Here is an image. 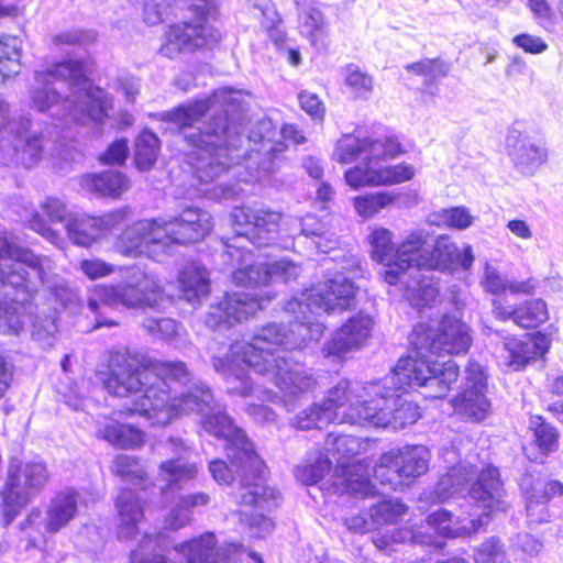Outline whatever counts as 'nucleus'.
Segmentation results:
<instances>
[{"mask_svg":"<svg viewBox=\"0 0 563 563\" xmlns=\"http://www.w3.org/2000/svg\"><path fill=\"white\" fill-rule=\"evenodd\" d=\"M21 41L15 36L0 40V84L20 71Z\"/></svg>","mask_w":563,"mask_h":563,"instance_id":"obj_43","label":"nucleus"},{"mask_svg":"<svg viewBox=\"0 0 563 563\" xmlns=\"http://www.w3.org/2000/svg\"><path fill=\"white\" fill-rule=\"evenodd\" d=\"M406 506L398 500H382L369 508V515L375 528L396 523L405 515Z\"/></svg>","mask_w":563,"mask_h":563,"instance_id":"obj_46","label":"nucleus"},{"mask_svg":"<svg viewBox=\"0 0 563 563\" xmlns=\"http://www.w3.org/2000/svg\"><path fill=\"white\" fill-rule=\"evenodd\" d=\"M29 318L24 313V307L20 303L0 307V332L3 334H19Z\"/></svg>","mask_w":563,"mask_h":563,"instance_id":"obj_47","label":"nucleus"},{"mask_svg":"<svg viewBox=\"0 0 563 563\" xmlns=\"http://www.w3.org/2000/svg\"><path fill=\"white\" fill-rule=\"evenodd\" d=\"M112 472L123 478L142 479L145 475L139 461L129 455H118L113 461Z\"/></svg>","mask_w":563,"mask_h":563,"instance_id":"obj_55","label":"nucleus"},{"mask_svg":"<svg viewBox=\"0 0 563 563\" xmlns=\"http://www.w3.org/2000/svg\"><path fill=\"white\" fill-rule=\"evenodd\" d=\"M393 376L394 372L380 382L354 386L353 397L357 402V415L353 417L357 424L398 430L418 420V407L401 399L398 391L405 390L407 386L424 387V396L431 398L427 394L434 393L435 389L426 385L400 384Z\"/></svg>","mask_w":563,"mask_h":563,"instance_id":"obj_8","label":"nucleus"},{"mask_svg":"<svg viewBox=\"0 0 563 563\" xmlns=\"http://www.w3.org/2000/svg\"><path fill=\"white\" fill-rule=\"evenodd\" d=\"M166 526L169 529L178 530L189 525L191 521V512L181 506V501L178 503L170 509L166 517Z\"/></svg>","mask_w":563,"mask_h":563,"instance_id":"obj_64","label":"nucleus"},{"mask_svg":"<svg viewBox=\"0 0 563 563\" xmlns=\"http://www.w3.org/2000/svg\"><path fill=\"white\" fill-rule=\"evenodd\" d=\"M423 269L448 272L461 267L470 271L474 264L475 256L473 247L464 244L460 249L446 235H439L432 247H428L427 254L420 257Z\"/></svg>","mask_w":563,"mask_h":563,"instance_id":"obj_25","label":"nucleus"},{"mask_svg":"<svg viewBox=\"0 0 563 563\" xmlns=\"http://www.w3.org/2000/svg\"><path fill=\"white\" fill-rule=\"evenodd\" d=\"M81 189L101 196L117 198L129 188V181L119 172H106L100 175L89 174L80 177Z\"/></svg>","mask_w":563,"mask_h":563,"instance_id":"obj_36","label":"nucleus"},{"mask_svg":"<svg viewBox=\"0 0 563 563\" xmlns=\"http://www.w3.org/2000/svg\"><path fill=\"white\" fill-rule=\"evenodd\" d=\"M117 534L120 540H131L139 533V523L144 519L143 506L131 489H122L117 497Z\"/></svg>","mask_w":563,"mask_h":563,"instance_id":"obj_31","label":"nucleus"},{"mask_svg":"<svg viewBox=\"0 0 563 563\" xmlns=\"http://www.w3.org/2000/svg\"><path fill=\"white\" fill-rule=\"evenodd\" d=\"M406 69L419 76L430 79L444 77L448 75V66L440 59L424 58L419 62L408 64Z\"/></svg>","mask_w":563,"mask_h":563,"instance_id":"obj_54","label":"nucleus"},{"mask_svg":"<svg viewBox=\"0 0 563 563\" xmlns=\"http://www.w3.org/2000/svg\"><path fill=\"white\" fill-rule=\"evenodd\" d=\"M159 150L158 137L148 131L139 135L135 143V164L139 169L147 170L156 162Z\"/></svg>","mask_w":563,"mask_h":563,"instance_id":"obj_45","label":"nucleus"},{"mask_svg":"<svg viewBox=\"0 0 563 563\" xmlns=\"http://www.w3.org/2000/svg\"><path fill=\"white\" fill-rule=\"evenodd\" d=\"M548 349L549 342L544 335H531L525 341L505 338L500 360L505 366L518 371L533 357L543 355Z\"/></svg>","mask_w":563,"mask_h":563,"instance_id":"obj_30","label":"nucleus"},{"mask_svg":"<svg viewBox=\"0 0 563 563\" xmlns=\"http://www.w3.org/2000/svg\"><path fill=\"white\" fill-rule=\"evenodd\" d=\"M47 481L48 472L42 462L11 464L7 485L1 493L7 523L13 520L18 511L30 501L31 495L41 490Z\"/></svg>","mask_w":563,"mask_h":563,"instance_id":"obj_16","label":"nucleus"},{"mask_svg":"<svg viewBox=\"0 0 563 563\" xmlns=\"http://www.w3.org/2000/svg\"><path fill=\"white\" fill-rule=\"evenodd\" d=\"M144 328L154 335H161L162 339H169L178 331V324L170 318L154 319L148 318L144 320Z\"/></svg>","mask_w":563,"mask_h":563,"instance_id":"obj_59","label":"nucleus"},{"mask_svg":"<svg viewBox=\"0 0 563 563\" xmlns=\"http://www.w3.org/2000/svg\"><path fill=\"white\" fill-rule=\"evenodd\" d=\"M163 299L158 282L151 275L134 269L124 285L96 286L89 295L88 307L97 314V327H112L117 323L102 318L101 309L119 305L126 308L154 307Z\"/></svg>","mask_w":563,"mask_h":563,"instance_id":"obj_11","label":"nucleus"},{"mask_svg":"<svg viewBox=\"0 0 563 563\" xmlns=\"http://www.w3.org/2000/svg\"><path fill=\"white\" fill-rule=\"evenodd\" d=\"M475 563H505L506 551L497 538H489L481 544L474 554Z\"/></svg>","mask_w":563,"mask_h":563,"instance_id":"obj_52","label":"nucleus"},{"mask_svg":"<svg viewBox=\"0 0 563 563\" xmlns=\"http://www.w3.org/2000/svg\"><path fill=\"white\" fill-rule=\"evenodd\" d=\"M41 208L52 222H65L66 225L69 218L73 217L68 213L66 205L58 198H46Z\"/></svg>","mask_w":563,"mask_h":563,"instance_id":"obj_61","label":"nucleus"},{"mask_svg":"<svg viewBox=\"0 0 563 563\" xmlns=\"http://www.w3.org/2000/svg\"><path fill=\"white\" fill-rule=\"evenodd\" d=\"M363 448V442L353 435H334L327 438L325 449L336 459V467L332 476V487L336 494H373V485L368 477V465L361 462L349 463Z\"/></svg>","mask_w":563,"mask_h":563,"instance_id":"obj_13","label":"nucleus"},{"mask_svg":"<svg viewBox=\"0 0 563 563\" xmlns=\"http://www.w3.org/2000/svg\"><path fill=\"white\" fill-rule=\"evenodd\" d=\"M512 43L529 54H541L548 49V44L543 38L528 33L516 35Z\"/></svg>","mask_w":563,"mask_h":563,"instance_id":"obj_62","label":"nucleus"},{"mask_svg":"<svg viewBox=\"0 0 563 563\" xmlns=\"http://www.w3.org/2000/svg\"><path fill=\"white\" fill-rule=\"evenodd\" d=\"M400 198V192L377 191L356 196L353 198L355 212L363 219H369L380 212V210L391 206Z\"/></svg>","mask_w":563,"mask_h":563,"instance_id":"obj_40","label":"nucleus"},{"mask_svg":"<svg viewBox=\"0 0 563 563\" xmlns=\"http://www.w3.org/2000/svg\"><path fill=\"white\" fill-rule=\"evenodd\" d=\"M203 430L227 442L229 466L222 460L210 462L209 471L213 479L223 485L233 481V470L240 473V484L234 492L235 501L240 505L268 509L275 505L274 489L264 485L263 462L254 452L252 443L244 432L236 428L227 415H216L203 421Z\"/></svg>","mask_w":563,"mask_h":563,"instance_id":"obj_6","label":"nucleus"},{"mask_svg":"<svg viewBox=\"0 0 563 563\" xmlns=\"http://www.w3.org/2000/svg\"><path fill=\"white\" fill-rule=\"evenodd\" d=\"M410 343L413 351L398 361L393 379L400 384L426 385L435 389L434 393H428V396L444 397L459 378V366L451 360L439 364L430 360L424 352L465 353L472 344L470 327L455 317L444 316L435 327L422 322L417 324L412 330Z\"/></svg>","mask_w":563,"mask_h":563,"instance_id":"obj_3","label":"nucleus"},{"mask_svg":"<svg viewBox=\"0 0 563 563\" xmlns=\"http://www.w3.org/2000/svg\"><path fill=\"white\" fill-rule=\"evenodd\" d=\"M394 233L384 227H371L367 242L371 246L372 258L379 263H386L387 268L395 263L396 245L393 243Z\"/></svg>","mask_w":563,"mask_h":563,"instance_id":"obj_41","label":"nucleus"},{"mask_svg":"<svg viewBox=\"0 0 563 563\" xmlns=\"http://www.w3.org/2000/svg\"><path fill=\"white\" fill-rule=\"evenodd\" d=\"M125 209L96 218L86 214L73 216L65 225L68 238L77 245L89 246L106 232L125 220Z\"/></svg>","mask_w":563,"mask_h":563,"instance_id":"obj_29","label":"nucleus"},{"mask_svg":"<svg viewBox=\"0 0 563 563\" xmlns=\"http://www.w3.org/2000/svg\"><path fill=\"white\" fill-rule=\"evenodd\" d=\"M505 147L514 168L523 176H533L549 157L544 141L519 123L508 130Z\"/></svg>","mask_w":563,"mask_h":563,"instance_id":"obj_19","label":"nucleus"},{"mask_svg":"<svg viewBox=\"0 0 563 563\" xmlns=\"http://www.w3.org/2000/svg\"><path fill=\"white\" fill-rule=\"evenodd\" d=\"M179 285L184 299L199 301L210 291L209 273L205 267L190 265L179 274Z\"/></svg>","mask_w":563,"mask_h":563,"instance_id":"obj_38","label":"nucleus"},{"mask_svg":"<svg viewBox=\"0 0 563 563\" xmlns=\"http://www.w3.org/2000/svg\"><path fill=\"white\" fill-rule=\"evenodd\" d=\"M432 223L446 229L463 231L471 228L475 217L464 206L443 208L433 213Z\"/></svg>","mask_w":563,"mask_h":563,"instance_id":"obj_44","label":"nucleus"},{"mask_svg":"<svg viewBox=\"0 0 563 563\" xmlns=\"http://www.w3.org/2000/svg\"><path fill=\"white\" fill-rule=\"evenodd\" d=\"M345 85L356 98L367 99L374 87L373 78L356 68H349Z\"/></svg>","mask_w":563,"mask_h":563,"instance_id":"obj_53","label":"nucleus"},{"mask_svg":"<svg viewBox=\"0 0 563 563\" xmlns=\"http://www.w3.org/2000/svg\"><path fill=\"white\" fill-rule=\"evenodd\" d=\"M474 475V470L466 465L452 467L446 474L440 477L434 487V495L438 501H445L449 498L462 494Z\"/></svg>","mask_w":563,"mask_h":563,"instance_id":"obj_39","label":"nucleus"},{"mask_svg":"<svg viewBox=\"0 0 563 563\" xmlns=\"http://www.w3.org/2000/svg\"><path fill=\"white\" fill-rule=\"evenodd\" d=\"M21 124L22 128L14 132V151L24 165L32 166L38 159L42 142L36 135L29 134L31 125L29 119H25Z\"/></svg>","mask_w":563,"mask_h":563,"instance_id":"obj_42","label":"nucleus"},{"mask_svg":"<svg viewBox=\"0 0 563 563\" xmlns=\"http://www.w3.org/2000/svg\"><path fill=\"white\" fill-rule=\"evenodd\" d=\"M382 161H375L372 165L354 166L345 170V184L353 190L364 187L390 186L411 180L416 168L407 163L397 165H382Z\"/></svg>","mask_w":563,"mask_h":563,"instance_id":"obj_23","label":"nucleus"},{"mask_svg":"<svg viewBox=\"0 0 563 563\" xmlns=\"http://www.w3.org/2000/svg\"><path fill=\"white\" fill-rule=\"evenodd\" d=\"M400 284L406 285V298L417 308L431 305L439 295V289L433 280L424 276L421 271L419 273H409Z\"/></svg>","mask_w":563,"mask_h":563,"instance_id":"obj_37","label":"nucleus"},{"mask_svg":"<svg viewBox=\"0 0 563 563\" xmlns=\"http://www.w3.org/2000/svg\"><path fill=\"white\" fill-rule=\"evenodd\" d=\"M245 519L251 530V536L255 538H264L266 534L271 533L274 528L273 521L262 514L247 515L246 512H242L241 521Z\"/></svg>","mask_w":563,"mask_h":563,"instance_id":"obj_60","label":"nucleus"},{"mask_svg":"<svg viewBox=\"0 0 563 563\" xmlns=\"http://www.w3.org/2000/svg\"><path fill=\"white\" fill-rule=\"evenodd\" d=\"M430 233L424 229L411 231L396 245L395 263L384 272V279L389 285L402 282L409 273H419L423 269L420 257L427 254Z\"/></svg>","mask_w":563,"mask_h":563,"instance_id":"obj_21","label":"nucleus"},{"mask_svg":"<svg viewBox=\"0 0 563 563\" xmlns=\"http://www.w3.org/2000/svg\"><path fill=\"white\" fill-rule=\"evenodd\" d=\"M98 379L111 396L132 398L129 411L151 420L150 397L157 388L166 386V379L186 385L190 373L183 362L151 361L141 363L129 353L117 352L109 358L104 371L97 372Z\"/></svg>","mask_w":563,"mask_h":563,"instance_id":"obj_7","label":"nucleus"},{"mask_svg":"<svg viewBox=\"0 0 563 563\" xmlns=\"http://www.w3.org/2000/svg\"><path fill=\"white\" fill-rule=\"evenodd\" d=\"M521 487L525 492L528 520L531 523L547 522L550 518L548 501L528 487L527 479H522Z\"/></svg>","mask_w":563,"mask_h":563,"instance_id":"obj_48","label":"nucleus"},{"mask_svg":"<svg viewBox=\"0 0 563 563\" xmlns=\"http://www.w3.org/2000/svg\"><path fill=\"white\" fill-rule=\"evenodd\" d=\"M241 95L229 88H221L210 97L183 104L163 114L178 129L192 128L211 109L223 110L202 128L186 134L187 142L195 147L190 154L196 177L200 183H210L232 164L231 150L236 148L241 139V125L229 118V110L240 108Z\"/></svg>","mask_w":563,"mask_h":563,"instance_id":"obj_2","label":"nucleus"},{"mask_svg":"<svg viewBox=\"0 0 563 563\" xmlns=\"http://www.w3.org/2000/svg\"><path fill=\"white\" fill-rule=\"evenodd\" d=\"M331 462L328 456L320 454L313 463L297 466L296 477L306 485L318 483L329 472Z\"/></svg>","mask_w":563,"mask_h":563,"instance_id":"obj_50","label":"nucleus"},{"mask_svg":"<svg viewBox=\"0 0 563 563\" xmlns=\"http://www.w3.org/2000/svg\"><path fill=\"white\" fill-rule=\"evenodd\" d=\"M300 108L313 120H322L325 107L317 93L303 90L298 95Z\"/></svg>","mask_w":563,"mask_h":563,"instance_id":"obj_58","label":"nucleus"},{"mask_svg":"<svg viewBox=\"0 0 563 563\" xmlns=\"http://www.w3.org/2000/svg\"><path fill=\"white\" fill-rule=\"evenodd\" d=\"M97 435L111 445L121 449L140 448L144 443V433L130 424H124L114 419L107 420L100 424Z\"/></svg>","mask_w":563,"mask_h":563,"instance_id":"obj_35","label":"nucleus"},{"mask_svg":"<svg viewBox=\"0 0 563 563\" xmlns=\"http://www.w3.org/2000/svg\"><path fill=\"white\" fill-rule=\"evenodd\" d=\"M252 9L253 15L261 20L265 29H271L279 22L278 12L271 0H253Z\"/></svg>","mask_w":563,"mask_h":563,"instance_id":"obj_56","label":"nucleus"},{"mask_svg":"<svg viewBox=\"0 0 563 563\" xmlns=\"http://www.w3.org/2000/svg\"><path fill=\"white\" fill-rule=\"evenodd\" d=\"M187 446L180 438H169L158 445L161 455L170 456L158 467V477L166 489H179L197 475V466L184 461Z\"/></svg>","mask_w":563,"mask_h":563,"instance_id":"obj_26","label":"nucleus"},{"mask_svg":"<svg viewBox=\"0 0 563 563\" xmlns=\"http://www.w3.org/2000/svg\"><path fill=\"white\" fill-rule=\"evenodd\" d=\"M81 272L90 279H97L113 273V266L101 260H85L80 263Z\"/></svg>","mask_w":563,"mask_h":563,"instance_id":"obj_63","label":"nucleus"},{"mask_svg":"<svg viewBox=\"0 0 563 563\" xmlns=\"http://www.w3.org/2000/svg\"><path fill=\"white\" fill-rule=\"evenodd\" d=\"M523 479H527L528 487L548 503L554 497L563 496V484L559 481H532L530 476H526Z\"/></svg>","mask_w":563,"mask_h":563,"instance_id":"obj_57","label":"nucleus"},{"mask_svg":"<svg viewBox=\"0 0 563 563\" xmlns=\"http://www.w3.org/2000/svg\"><path fill=\"white\" fill-rule=\"evenodd\" d=\"M78 496L74 490L56 494L45 510L44 529L48 533H56L75 519L78 512Z\"/></svg>","mask_w":563,"mask_h":563,"instance_id":"obj_32","label":"nucleus"},{"mask_svg":"<svg viewBox=\"0 0 563 563\" xmlns=\"http://www.w3.org/2000/svg\"><path fill=\"white\" fill-rule=\"evenodd\" d=\"M357 287L342 273L317 283L299 297L290 299L285 310L295 316L289 328L264 327L251 342H235L225 358L214 357L213 366L227 383V391L242 397L258 396L275 402L280 398L288 411L295 399L314 387L313 377L291 366L285 351L302 349L318 341L324 325L309 316L343 312L355 301Z\"/></svg>","mask_w":563,"mask_h":563,"instance_id":"obj_1","label":"nucleus"},{"mask_svg":"<svg viewBox=\"0 0 563 563\" xmlns=\"http://www.w3.org/2000/svg\"><path fill=\"white\" fill-rule=\"evenodd\" d=\"M463 390L451 400L454 412L470 421H482L492 410L486 396L487 379L482 366L470 362L465 368Z\"/></svg>","mask_w":563,"mask_h":563,"instance_id":"obj_20","label":"nucleus"},{"mask_svg":"<svg viewBox=\"0 0 563 563\" xmlns=\"http://www.w3.org/2000/svg\"><path fill=\"white\" fill-rule=\"evenodd\" d=\"M402 153V146L396 137H360L349 133L336 141L332 158L340 164H351L362 157L363 163L360 166L365 167L375 161L394 158Z\"/></svg>","mask_w":563,"mask_h":563,"instance_id":"obj_17","label":"nucleus"},{"mask_svg":"<svg viewBox=\"0 0 563 563\" xmlns=\"http://www.w3.org/2000/svg\"><path fill=\"white\" fill-rule=\"evenodd\" d=\"M220 34L207 22L199 24L183 23L170 26L161 46V53L168 58L177 56L183 51H192L205 45L214 44Z\"/></svg>","mask_w":563,"mask_h":563,"instance_id":"obj_24","label":"nucleus"},{"mask_svg":"<svg viewBox=\"0 0 563 563\" xmlns=\"http://www.w3.org/2000/svg\"><path fill=\"white\" fill-rule=\"evenodd\" d=\"M261 299L245 291L227 294L222 300L209 307L203 318L205 324L212 330L228 329L246 320L262 308Z\"/></svg>","mask_w":563,"mask_h":563,"instance_id":"obj_22","label":"nucleus"},{"mask_svg":"<svg viewBox=\"0 0 563 563\" xmlns=\"http://www.w3.org/2000/svg\"><path fill=\"white\" fill-rule=\"evenodd\" d=\"M493 307V312L498 319H512L522 328H534L549 318L547 305L541 299L528 300L511 311L504 309L498 300H494Z\"/></svg>","mask_w":563,"mask_h":563,"instance_id":"obj_34","label":"nucleus"},{"mask_svg":"<svg viewBox=\"0 0 563 563\" xmlns=\"http://www.w3.org/2000/svg\"><path fill=\"white\" fill-rule=\"evenodd\" d=\"M53 262L38 256L31 250L10 242L0 234V287H12L27 296L38 291L41 286L51 287Z\"/></svg>","mask_w":563,"mask_h":563,"instance_id":"obj_10","label":"nucleus"},{"mask_svg":"<svg viewBox=\"0 0 563 563\" xmlns=\"http://www.w3.org/2000/svg\"><path fill=\"white\" fill-rule=\"evenodd\" d=\"M430 462V452L423 445H406L384 453L374 468V476L383 485L398 489L402 484L424 474Z\"/></svg>","mask_w":563,"mask_h":563,"instance_id":"obj_15","label":"nucleus"},{"mask_svg":"<svg viewBox=\"0 0 563 563\" xmlns=\"http://www.w3.org/2000/svg\"><path fill=\"white\" fill-rule=\"evenodd\" d=\"M211 228L210 213L197 208L185 209L170 220L164 219L168 247L172 244L199 242L209 234Z\"/></svg>","mask_w":563,"mask_h":563,"instance_id":"obj_27","label":"nucleus"},{"mask_svg":"<svg viewBox=\"0 0 563 563\" xmlns=\"http://www.w3.org/2000/svg\"><path fill=\"white\" fill-rule=\"evenodd\" d=\"M150 397L151 423L166 426L183 415L198 413L205 416L201 423L212 416L225 415L213 402L210 389L203 384H194L179 396L170 398L169 388L158 387L157 394Z\"/></svg>","mask_w":563,"mask_h":563,"instance_id":"obj_12","label":"nucleus"},{"mask_svg":"<svg viewBox=\"0 0 563 563\" xmlns=\"http://www.w3.org/2000/svg\"><path fill=\"white\" fill-rule=\"evenodd\" d=\"M115 249L125 256L156 257L167 251L164 219H143L128 227L119 236Z\"/></svg>","mask_w":563,"mask_h":563,"instance_id":"obj_18","label":"nucleus"},{"mask_svg":"<svg viewBox=\"0 0 563 563\" xmlns=\"http://www.w3.org/2000/svg\"><path fill=\"white\" fill-rule=\"evenodd\" d=\"M373 329V320L368 314L358 313L349 319L329 340L322 353L325 357L343 358L347 353L364 346Z\"/></svg>","mask_w":563,"mask_h":563,"instance_id":"obj_28","label":"nucleus"},{"mask_svg":"<svg viewBox=\"0 0 563 563\" xmlns=\"http://www.w3.org/2000/svg\"><path fill=\"white\" fill-rule=\"evenodd\" d=\"M231 219L239 229L234 243L228 246L227 256L231 265L236 266L232 275L236 285L263 286L278 280L287 283L300 276L301 266L288 258L271 264L255 263L253 253L243 244L244 239L257 247L274 241L282 220L280 213L264 208L236 207Z\"/></svg>","mask_w":563,"mask_h":563,"instance_id":"obj_5","label":"nucleus"},{"mask_svg":"<svg viewBox=\"0 0 563 563\" xmlns=\"http://www.w3.org/2000/svg\"><path fill=\"white\" fill-rule=\"evenodd\" d=\"M354 386L347 380L331 388L321 404H313L300 411L292 426L301 430L322 429L331 422L357 424V402L353 397Z\"/></svg>","mask_w":563,"mask_h":563,"instance_id":"obj_14","label":"nucleus"},{"mask_svg":"<svg viewBox=\"0 0 563 563\" xmlns=\"http://www.w3.org/2000/svg\"><path fill=\"white\" fill-rule=\"evenodd\" d=\"M468 494L478 504L477 508L482 509L479 516L475 517V514H471L468 517L454 518L450 511L441 508L428 516L429 527L442 537H468L477 533L488 523L492 511H504L507 507L503 500L504 490L496 467L489 466L483 470Z\"/></svg>","mask_w":563,"mask_h":563,"instance_id":"obj_9","label":"nucleus"},{"mask_svg":"<svg viewBox=\"0 0 563 563\" xmlns=\"http://www.w3.org/2000/svg\"><path fill=\"white\" fill-rule=\"evenodd\" d=\"M534 443L541 452L548 454L558 449L559 445V433L554 427L545 423L541 418H536L531 422Z\"/></svg>","mask_w":563,"mask_h":563,"instance_id":"obj_49","label":"nucleus"},{"mask_svg":"<svg viewBox=\"0 0 563 563\" xmlns=\"http://www.w3.org/2000/svg\"><path fill=\"white\" fill-rule=\"evenodd\" d=\"M35 82L30 91L31 108L55 119L98 123L112 107L108 93L90 82L79 62L66 60L36 71Z\"/></svg>","mask_w":563,"mask_h":563,"instance_id":"obj_4","label":"nucleus"},{"mask_svg":"<svg viewBox=\"0 0 563 563\" xmlns=\"http://www.w3.org/2000/svg\"><path fill=\"white\" fill-rule=\"evenodd\" d=\"M295 4L299 10V33L306 37L312 46L324 48L328 45L329 25L323 12L313 5L300 8L298 0L295 1Z\"/></svg>","mask_w":563,"mask_h":563,"instance_id":"obj_33","label":"nucleus"},{"mask_svg":"<svg viewBox=\"0 0 563 563\" xmlns=\"http://www.w3.org/2000/svg\"><path fill=\"white\" fill-rule=\"evenodd\" d=\"M479 285L484 291L492 295H500L507 290L508 280L500 274L498 268L490 262L483 263V273L479 279Z\"/></svg>","mask_w":563,"mask_h":563,"instance_id":"obj_51","label":"nucleus"}]
</instances>
